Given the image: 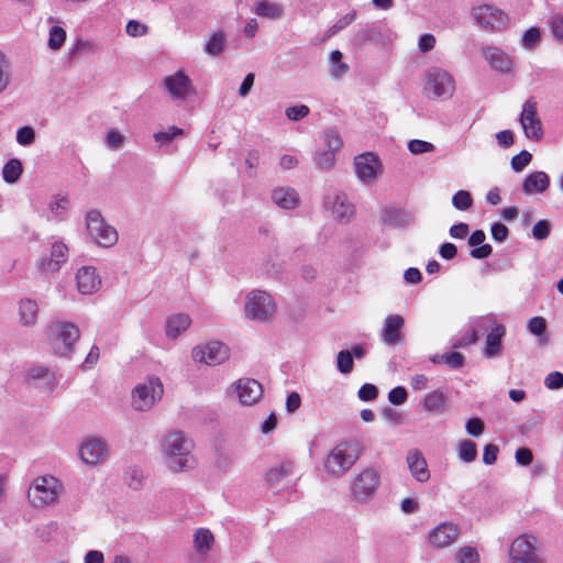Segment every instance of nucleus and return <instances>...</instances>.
Listing matches in <instances>:
<instances>
[{"mask_svg": "<svg viewBox=\"0 0 563 563\" xmlns=\"http://www.w3.org/2000/svg\"><path fill=\"white\" fill-rule=\"evenodd\" d=\"M194 450V440L181 430L165 432L159 442L164 465L173 474L187 473L197 466Z\"/></svg>", "mask_w": 563, "mask_h": 563, "instance_id": "f257e3e1", "label": "nucleus"}, {"mask_svg": "<svg viewBox=\"0 0 563 563\" xmlns=\"http://www.w3.org/2000/svg\"><path fill=\"white\" fill-rule=\"evenodd\" d=\"M456 92V80L448 69L433 66L426 69L421 76V93L430 100L444 102Z\"/></svg>", "mask_w": 563, "mask_h": 563, "instance_id": "f03ea898", "label": "nucleus"}, {"mask_svg": "<svg viewBox=\"0 0 563 563\" xmlns=\"http://www.w3.org/2000/svg\"><path fill=\"white\" fill-rule=\"evenodd\" d=\"M80 335V330L75 323L65 320L53 321L46 328V344L52 354L70 358Z\"/></svg>", "mask_w": 563, "mask_h": 563, "instance_id": "7ed1b4c3", "label": "nucleus"}, {"mask_svg": "<svg viewBox=\"0 0 563 563\" xmlns=\"http://www.w3.org/2000/svg\"><path fill=\"white\" fill-rule=\"evenodd\" d=\"M361 450L354 441H343L332 448L323 460L322 467L328 478L343 477L355 465Z\"/></svg>", "mask_w": 563, "mask_h": 563, "instance_id": "20e7f679", "label": "nucleus"}, {"mask_svg": "<svg viewBox=\"0 0 563 563\" xmlns=\"http://www.w3.org/2000/svg\"><path fill=\"white\" fill-rule=\"evenodd\" d=\"M242 311L249 321L267 323L276 317L278 307L269 291L254 288L245 294Z\"/></svg>", "mask_w": 563, "mask_h": 563, "instance_id": "39448f33", "label": "nucleus"}, {"mask_svg": "<svg viewBox=\"0 0 563 563\" xmlns=\"http://www.w3.org/2000/svg\"><path fill=\"white\" fill-rule=\"evenodd\" d=\"M164 396V384L158 376L148 375L131 390V407L136 412L151 411Z\"/></svg>", "mask_w": 563, "mask_h": 563, "instance_id": "423d86ee", "label": "nucleus"}, {"mask_svg": "<svg viewBox=\"0 0 563 563\" xmlns=\"http://www.w3.org/2000/svg\"><path fill=\"white\" fill-rule=\"evenodd\" d=\"M63 483L53 475L35 477L27 489V500L34 508H44L58 503L63 494Z\"/></svg>", "mask_w": 563, "mask_h": 563, "instance_id": "0eeeda50", "label": "nucleus"}, {"mask_svg": "<svg viewBox=\"0 0 563 563\" xmlns=\"http://www.w3.org/2000/svg\"><path fill=\"white\" fill-rule=\"evenodd\" d=\"M86 231L93 243L100 247L109 249L117 244L119 233L108 223L100 211L92 209L85 216Z\"/></svg>", "mask_w": 563, "mask_h": 563, "instance_id": "6e6552de", "label": "nucleus"}, {"mask_svg": "<svg viewBox=\"0 0 563 563\" xmlns=\"http://www.w3.org/2000/svg\"><path fill=\"white\" fill-rule=\"evenodd\" d=\"M379 486V473L367 467L355 474L350 484V500L357 505H366L376 494Z\"/></svg>", "mask_w": 563, "mask_h": 563, "instance_id": "1a4fd4ad", "label": "nucleus"}, {"mask_svg": "<svg viewBox=\"0 0 563 563\" xmlns=\"http://www.w3.org/2000/svg\"><path fill=\"white\" fill-rule=\"evenodd\" d=\"M471 14L478 26L489 32L505 31L510 22L505 11L488 3L474 5Z\"/></svg>", "mask_w": 563, "mask_h": 563, "instance_id": "9d476101", "label": "nucleus"}, {"mask_svg": "<svg viewBox=\"0 0 563 563\" xmlns=\"http://www.w3.org/2000/svg\"><path fill=\"white\" fill-rule=\"evenodd\" d=\"M230 347L217 340L200 343L192 347L191 358L194 362L207 366H218L230 358Z\"/></svg>", "mask_w": 563, "mask_h": 563, "instance_id": "9b49d317", "label": "nucleus"}, {"mask_svg": "<svg viewBox=\"0 0 563 563\" xmlns=\"http://www.w3.org/2000/svg\"><path fill=\"white\" fill-rule=\"evenodd\" d=\"M353 166L356 178L365 186L374 185L384 174L380 158L373 152H365L354 157Z\"/></svg>", "mask_w": 563, "mask_h": 563, "instance_id": "f8f14e48", "label": "nucleus"}, {"mask_svg": "<svg viewBox=\"0 0 563 563\" xmlns=\"http://www.w3.org/2000/svg\"><path fill=\"white\" fill-rule=\"evenodd\" d=\"M476 327H487L489 332L485 338L483 354L487 358H496L503 352V339L506 335V327L495 320L493 316H484L476 319Z\"/></svg>", "mask_w": 563, "mask_h": 563, "instance_id": "ddd939ff", "label": "nucleus"}, {"mask_svg": "<svg viewBox=\"0 0 563 563\" xmlns=\"http://www.w3.org/2000/svg\"><path fill=\"white\" fill-rule=\"evenodd\" d=\"M460 537L459 526L442 521L431 528L426 534V544L432 551H442L454 545Z\"/></svg>", "mask_w": 563, "mask_h": 563, "instance_id": "4468645a", "label": "nucleus"}, {"mask_svg": "<svg viewBox=\"0 0 563 563\" xmlns=\"http://www.w3.org/2000/svg\"><path fill=\"white\" fill-rule=\"evenodd\" d=\"M343 142L340 134L328 130L322 135V143L314 155L316 165L322 170H330L335 163V155L342 148Z\"/></svg>", "mask_w": 563, "mask_h": 563, "instance_id": "2eb2a0df", "label": "nucleus"}, {"mask_svg": "<svg viewBox=\"0 0 563 563\" xmlns=\"http://www.w3.org/2000/svg\"><path fill=\"white\" fill-rule=\"evenodd\" d=\"M519 123L527 139L538 142L543 137V126L534 98L527 99L521 108Z\"/></svg>", "mask_w": 563, "mask_h": 563, "instance_id": "dca6fc26", "label": "nucleus"}, {"mask_svg": "<svg viewBox=\"0 0 563 563\" xmlns=\"http://www.w3.org/2000/svg\"><path fill=\"white\" fill-rule=\"evenodd\" d=\"M162 85L173 101H185L196 95L192 80L183 70L165 76Z\"/></svg>", "mask_w": 563, "mask_h": 563, "instance_id": "f3484780", "label": "nucleus"}, {"mask_svg": "<svg viewBox=\"0 0 563 563\" xmlns=\"http://www.w3.org/2000/svg\"><path fill=\"white\" fill-rule=\"evenodd\" d=\"M78 456L88 466H98L104 463L109 456L107 442L97 437L85 439L78 448Z\"/></svg>", "mask_w": 563, "mask_h": 563, "instance_id": "a211bd4d", "label": "nucleus"}, {"mask_svg": "<svg viewBox=\"0 0 563 563\" xmlns=\"http://www.w3.org/2000/svg\"><path fill=\"white\" fill-rule=\"evenodd\" d=\"M228 394L231 397H235L241 405L252 406L261 399L263 388L257 380L243 377L228 388Z\"/></svg>", "mask_w": 563, "mask_h": 563, "instance_id": "6ab92c4d", "label": "nucleus"}, {"mask_svg": "<svg viewBox=\"0 0 563 563\" xmlns=\"http://www.w3.org/2000/svg\"><path fill=\"white\" fill-rule=\"evenodd\" d=\"M541 552V542L532 534H521L510 544L507 563H520Z\"/></svg>", "mask_w": 563, "mask_h": 563, "instance_id": "aec40b11", "label": "nucleus"}, {"mask_svg": "<svg viewBox=\"0 0 563 563\" xmlns=\"http://www.w3.org/2000/svg\"><path fill=\"white\" fill-rule=\"evenodd\" d=\"M324 207L331 217L340 223H347L355 214L354 205L349 200L346 194L341 191L329 195L324 200Z\"/></svg>", "mask_w": 563, "mask_h": 563, "instance_id": "412c9836", "label": "nucleus"}, {"mask_svg": "<svg viewBox=\"0 0 563 563\" xmlns=\"http://www.w3.org/2000/svg\"><path fill=\"white\" fill-rule=\"evenodd\" d=\"M76 289L84 296L97 294L102 287V277L97 267L82 265L75 272Z\"/></svg>", "mask_w": 563, "mask_h": 563, "instance_id": "4be33fe9", "label": "nucleus"}, {"mask_svg": "<svg viewBox=\"0 0 563 563\" xmlns=\"http://www.w3.org/2000/svg\"><path fill=\"white\" fill-rule=\"evenodd\" d=\"M68 246L63 241L52 244L49 256H43L37 261V268L44 273H56L68 261Z\"/></svg>", "mask_w": 563, "mask_h": 563, "instance_id": "5701e85b", "label": "nucleus"}, {"mask_svg": "<svg viewBox=\"0 0 563 563\" xmlns=\"http://www.w3.org/2000/svg\"><path fill=\"white\" fill-rule=\"evenodd\" d=\"M482 54L489 67L499 74L509 75L515 69L514 58L497 46H485Z\"/></svg>", "mask_w": 563, "mask_h": 563, "instance_id": "b1692460", "label": "nucleus"}, {"mask_svg": "<svg viewBox=\"0 0 563 563\" xmlns=\"http://www.w3.org/2000/svg\"><path fill=\"white\" fill-rule=\"evenodd\" d=\"M405 319L397 313L388 314L383 322L380 340L384 344L394 346L405 341Z\"/></svg>", "mask_w": 563, "mask_h": 563, "instance_id": "393cba45", "label": "nucleus"}, {"mask_svg": "<svg viewBox=\"0 0 563 563\" xmlns=\"http://www.w3.org/2000/svg\"><path fill=\"white\" fill-rule=\"evenodd\" d=\"M406 464L410 475L418 483H427L430 479V471L422 452L418 449H410L406 454Z\"/></svg>", "mask_w": 563, "mask_h": 563, "instance_id": "a878e982", "label": "nucleus"}, {"mask_svg": "<svg viewBox=\"0 0 563 563\" xmlns=\"http://www.w3.org/2000/svg\"><path fill=\"white\" fill-rule=\"evenodd\" d=\"M18 323L24 328L36 325L40 316V305L37 300L23 297L16 303Z\"/></svg>", "mask_w": 563, "mask_h": 563, "instance_id": "bb28decb", "label": "nucleus"}, {"mask_svg": "<svg viewBox=\"0 0 563 563\" xmlns=\"http://www.w3.org/2000/svg\"><path fill=\"white\" fill-rule=\"evenodd\" d=\"M191 322V318L188 313L177 312L169 314L164 323L165 336L170 341L177 340L190 328Z\"/></svg>", "mask_w": 563, "mask_h": 563, "instance_id": "cd10ccee", "label": "nucleus"}, {"mask_svg": "<svg viewBox=\"0 0 563 563\" xmlns=\"http://www.w3.org/2000/svg\"><path fill=\"white\" fill-rule=\"evenodd\" d=\"M272 202L279 209L291 211L299 207L300 196L291 187H276L271 192Z\"/></svg>", "mask_w": 563, "mask_h": 563, "instance_id": "c85d7f7f", "label": "nucleus"}, {"mask_svg": "<svg viewBox=\"0 0 563 563\" xmlns=\"http://www.w3.org/2000/svg\"><path fill=\"white\" fill-rule=\"evenodd\" d=\"M550 186V178L547 173L536 170L528 174L522 181L523 194L530 196L534 194H543Z\"/></svg>", "mask_w": 563, "mask_h": 563, "instance_id": "c756f323", "label": "nucleus"}, {"mask_svg": "<svg viewBox=\"0 0 563 563\" xmlns=\"http://www.w3.org/2000/svg\"><path fill=\"white\" fill-rule=\"evenodd\" d=\"M216 540L213 533L207 528H198L192 534L194 550L199 555H208L213 547Z\"/></svg>", "mask_w": 563, "mask_h": 563, "instance_id": "7c9ffc66", "label": "nucleus"}, {"mask_svg": "<svg viewBox=\"0 0 563 563\" xmlns=\"http://www.w3.org/2000/svg\"><path fill=\"white\" fill-rule=\"evenodd\" d=\"M446 405L448 397L440 389H435L426 394L421 399V406L423 410L432 415L442 413Z\"/></svg>", "mask_w": 563, "mask_h": 563, "instance_id": "2f4dec72", "label": "nucleus"}, {"mask_svg": "<svg viewBox=\"0 0 563 563\" xmlns=\"http://www.w3.org/2000/svg\"><path fill=\"white\" fill-rule=\"evenodd\" d=\"M486 235L484 231L476 230L468 238V244L473 247L471 251V256L477 260H483L488 257L492 254V246L489 244H485Z\"/></svg>", "mask_w": 563, "mask_h": 563, "instance_id": "473e14b6", "label": "nucleus"}, {"mask_svg": "<svg viewBox=\"0 0 563 563\" xmlns=\"http://www.w3.org/2000/svg\"><path fill=\"white\" fill-rule=\"evenodd\" d=\"M253 11L256 15L268 20H279L284 15L283 4L269 0L257 1Z\"/></svg>", "mask_w": 563, "mask_h": 563, "instance_id": "72a5a7b5", "label": "nucleus"}, {"mask_svg": "<svg viewBox=\"0 0 563 563\" xmlns=\"http://www.w3.org/2000/svg\"><path fill=\"white\" fill-rule=\"evenodd\" d=\"M294 463L284 462L278 466L271 468L266 475V479L271 486L278 487L280 486L287 478L294 475Z\"/></svg>", "mask_w": 563, "mask_h": 563, "instance_id": "f704fd0d", "label": "nucleus"}, {"mask_svg": "<svg viewBox=\"0 0 563 563\" xmlns=\"http://www.w3.org/2000/svg\"><path fill=\"white\" fill-rule=\"evenodd\" d=\"M69 208V199L67 196L55 195L48 202V218L60 220Z\"/></svg>", "mask_w": 563, "mask_h": 563, "instance_id": "c9c22d12", "label": "nucleus"}, {"mask_svg": "<svg viewBox=\"0 0 563 563\" xmlns=\"http://www.w3.org/2000/svg\"><path fill=\"white\" fill-rule=\"evenodd\" d=\"M330 74L333 78H342L349 71V65L343 62V54L335 49L329 54Z\"/></svg>", "mask_w": 563, "mask_h": 563, "instance_id": "e433bc0d", "label": "nucleus"}, {"mask_svg": "<svg viewBox=\"0 0 563 563\" xmlns=\"http://www.w3.org/2000/svg\"><path fill=\"white\" fill-rule=\"evenodd\" d=\"M527 328L529 332L538 338L541 345L548 343V336L545 335L547 322L542 317H533L528 321Z\"/></svg>", "mask_w": 563, "mask_h": 563, "instance_id": "4c0bfd02", "label": "nucleus"}, {"mask_svg": "<svg viewBox=\"0 0 563 563\" xmlns=\"http://www.w3.org/2000/svg\"><path fill=\"white\" fill-rule=\"evenodd\" d=\"M225 47V36L222 32H214L211 34L205 46V53L210 56H219Z\"/></svg>", "mask_w": 563, "mask_h": 563, "instance_id": "58836bf2", "label": "nucleus"}, {"mask_svg": "<svg viewBox=\"0 0 563 563\" xmlns=\"http://www.w3.org/2000/svg\"><path fill=\"white\" fill-rule=\"evenodd\" d=\"M184 130L178 126H168L165 130L157 131L154 133L153 139L154 141L159 144V146L168 145L170 144L176 137L183 136Z\"/></svg>", "mask_w": 563, "mask_h": 563, "instance_id": "ea45409f", "label": "nucleus"}, {"mask_svg": "<svg viewBox=\"0 0 563 563\" xmlns=\"http://www.w3.org/2000/svg\"><path fill=\"white\" fill-rule=\"evenodd\" d=\"M520 44L526 51H534L541 44V31L537 26L528 29L521 36Z\"/></svg>", "mask_w": 563, "mask_h": 563, "instance_id": "a19ab883", "label": "nucleus"}, {"mask_svg": "<svg viewBox=\"0 0 563 563\" xmlns=\"http://www.w3.org/2000/svg\"><path fill=\"white\" fill-rule=\"evenodd\" d=\"M457 455L464 463H471L475 461L477 456L476 444L471 440H463L460 442L457 448Z\"/></svg>", "mask_w": 563, "mask_h": 563, "instance_id": "79ce46f5", "label": "nucleus"}, {"mask_svg": "<svg viewBox=\"0 0 563 563\" xmlns=\"http://www.w3.org/2000/svg\"><path fill=\"white\" fill-rule=\"evenodd\" d=\"M22 174V165L18 159H10L2 169L3 179L9 183H15Z\"/></svg>", "mask_w": 563, "mask_h": 563, "instance_id": "37998d69", "label": "nucleus"}, {"mask_svg": "<svg viewBox=\"0 0 563 563\" xmlns=\"http://www.w3.org/2000/svg\"><path fill=\"white\" fill-rule=\"evenodd\" d=\"M66 41V31L59 26L54 25L49 29L48 33V47L52 51H58L62 48Z\"/></svg>", "mask_w": 563, "mask_h": 563, "instance_id": "c03bdc74", "label": "nucleus"}, {"mask_svg": "<svg viewBox=\"0 0 563 563\" xmlns=\"http://www.w3.org/2000/svg\"><path fill=\"white\" fill-rule=\"evenodd\" d=\"M549 26L553 40L563 45V14L556 13L549 19Z\"/></svg>", "mask_w": 563, "mask_h": 563, "instance_id": "a18cd8bd", "label": "nucleus"}, {"mask_svg": "<svg viewBox=\"0 0 563 563\" xmlns=\"http://www.w3.org/2000/svg\"><path fill=\"white\" fill-rule=\"evenodd\" d=\"M452 205L460 211H466L473 206V198L467 190H459L452 197Z\"/></svg>", "mask_w": 563, "mask_h": 563, "instance_id": "49530a36", "label": "nucleus"}, {"mask_svg": "<svg viewBox=\"0 0 563 563\" xmlns=\"http://www.w3.org/2000/svg\"><path fill=\"white\" fill-rule=\"evenodd\" d=\"M457 563H481L478 551L473 547H463L455 554Z\"/></svg>", "mask_w": 563, "mask_h": 563, "instance_id": "de8ad7c7", "label": "nucleus"}, {"mask_svg": "<svg viewBox=\"0 0 563 563\" xmlns=\"http://www.w3.org/2000/svg\"><path fill=\"white\" fill-rule=\"evenodd\" d=\"M125 143V135L117 129H110L106 134V145L111 151L120 150Z\"/></svg>", "mask_w": 563, "mask_h": 563, "instance_id": "09e8293b", "label": "nucleus"}, {"mask_svg": "<svg viewBox=\"0 0 563 563\" xmlns=\"http://www.w3.org/2000/svg\"><path fill=\"white\" fill-rule=\"evenodd\" d=\"M532 161L530 152L522 150L510 161V166L515 173H521Z\"/></svg>", "mask_w": 563, "mask_h": 563, "instance_id": "8fccbe9b", "label": "nucleus"}, {"mask_svg": "<svg viewBox=\"0 0 563 563\" xmlns=\"http://www.w3.org/2000/svg\"><path fill=\"white\" fill-rule=\"evenodd\" d=\"M408 151L412 155H421L426 153H433L435 151V146L423 140H411L408 142Z\"/></svg>", "mask_w": 563, "mask_h": 563, "instance_id": "3c124183", "label": "nucleus"}, {"mask_svg": "<svg viewBox=\"0 0 563 563\" xmlns=\"http://www.w3.org/2000/svg\"><path fill=\"white\" fill-rule=\"evenodd\" d=\"M356 19V11L352 10L347 12L346 14L342 15L330 29H329V35H335L345 27H347L350 24H352Z\"/></svg>", "mask_w": 563, "mask_h": 563, "instance_id": "603ef678", "label": "nucleus"}, {"mask_svg": "<svg viewBox=\"0 0 563 563\" xmlns=\"http://www.w3.org/2000/svg\"><path fill=\"white\" fill-rule=\"evenodd\" d=\"M338 369L342 374H349L353 369V357L349 350H343L338 353L336 356Z\"/></svg>", "mask_w": 563, "mask_h": 563, "instance_id": "864d4df0", "label": "nucleus"}, {"mask_svg": "<svg viewBox=\"0 0 563 563\" xmlns=\"http://www.w3.org/2000/svg\"><path fill=\"white\" fill-rule=\"evenodd\" d=\"M35 141V131L32 126L25 125L16 131V142L22 146H29Z\"/></svg>", "mask_w": 563, "mask_h": 563, "instance_id": "5fc2aeb1", "label": "nucleus"}, {"mask_svg": "<svg viewBox=\"0 0 563 563\" xmlns=\"http://www.w3.org/2000/svg\"><path fill=\"white\" fill-rule=\"evenodd\" d=\"M441 360L453 369L461 368L464 364V356L460 352H448L441 355Z\"/></svg>", "mask_w": 563, "mask_h": 563, "instance_id": "6e6d98bb", "label": "nucleus"}, {"mask_svg": "<svg viewBox=\"0 0 563 563\" xmlns=\"http://www.w3.org/2000/svg\"><path fill=\"white\" fill-rule=\"evenodd\" d=\"M285 114L291 121H299L309 114V108L306 104L291 106L286 109Z\"/></svg>", "mask_w": 563, "mask_h": 563, "instance_id": "4d7b16f0", "label": "nucleus"}, {"mask_svg": "<svg viewBox=\"0 0 563 563\" xmlns=\"http://www.w3.org/2000/svg\"><path fill=\"white\" fill-rule=\"evenodd\" d=\"M551 233V223L548 220L538 221L532 229V236L536 240H545Z\"/></svg>", "mask_w": 563, "mask_h": 563, "instance_id": "13d9d810", "label": "nucleus"}, {"mask_svg": "<svg viewBox=\"0 0 563 563\" xmlns=\"http://www.w3.org/2000/svg\"><path fill=\"white\" fill-rule=\"evenodd\" d=\"M544 386L551 390H558L563 387V374L561 372H551L544 378Z\"/></svg>", "mask_w": 563, "mask_h": 563, "instance_id": "bf43d9fd", "label": "nucleus"}, {"mask_svg": "<svg viewBox=\"0 0 563 563\" xmlns=\"http://www.w3.org/2000/svg\"><path fill=\"white\" fill-rule=\"evenodd\" d=\"M407 398V390L402 386H397L393 388L388 394V400L395 406H400L405 404Z\"/></svg>", "mask_w": 563, "mask_h": 563, "instance_id": "052dcab7", "label": "nucleus"}, {"mask_svg": "<svg viewBox=\"0 0 563 563\" xmlns=\"http://www.w3.org/2000/svg\"><path fill=\"white\" fill-rule=\"evenodd\" d=\"M125 31L130 36L137 37L145 35L148 27L136 20H131L126 23Z\"/></svg>", "mask_w": 563, "mask_h": 563, "instance_id": "680f3d73", "label": "nucleus"}, {"mask_svg": "<svg viewBox=\"0 0 563 563\" xmlns=\"http://www.w3.org/2000/svg\"><path fill=\"white\" fill-rule=\"evenodd\" d=\"M484 422L479 418H471L465 424L466 432L473 437H479L484 432Z\"/></svg>", "mask_w": 563, "mask_h": 563, "instance_id": "e2e57ef3", "label": "nucleus"}, {"mask_svg": "<svg viewBox=\"0 0 563 563\" xmlns=\"http://www.w3.org/2000/svg\"><path fill=\"white\" fill-rule=\"evenodd\" d=\"M435 43L437 40L434 35L430 33H424L419 37L418 48L421 53H428L434 48Z\"/></svg>", "mask_w": 563, "mask_h": 563, "instance_id": "0e129e2a", "label": "nucleus"}, {"mask_svg": "<svg viewBox=\"0 0 563 563\" xmlns=\"http://www.w3.org/2000/svg\"><path fill=\"white\" fill-rule=\"evenodd\" d=\"M100 349L97 345L91 346L85 361L81 364L84 371L92 368L99 361Z\"/></svg>", "mask_w": 563, "mask_h": 563, "instance_id": "69168bd1", "label": "nucleus"}, {"mask_svg": "<svg viewBox=\"0 0 563 563\" xmlns=\"http://www.w3.org/2000/svg\"><path fill=\"white\" fill-rule=\"evenodd\" d=\"M378 395L377 387L372 384H364L358 389V398L363 401L374 400Z\"/></svg>", "mask_w": 563, "mask_h": 563, "instance_id": "338daca9", "label": "nucleus"}, {"mask_svg": "<svg viewBox=\"0 0 563 563\" xmlns=\"http://www.w3.org/2000/svg\"><path fill=\"white\" fill-rule=\"evenodd\" d=\"M429 377L424 374H416L410 378V386L416 391L426 390L429 387Z\"/></svg>", "mask_w": 563, "mask_h": 563, "instance_id": "774afa93", "label": "nucleus"}]
</instances>
